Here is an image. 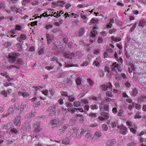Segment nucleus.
Returning <instances> with one entry per match:
<instances>
[{
	"label": "nucleus",
	"mask_w": 146,
	"mask_h": 146,
	"mask_svg": "<svg viewBox=\"0 0 146 146\" xmlns=\"http://www.w3.org/2000/svg\"><path fill=\"white\" fill-rule=\"evenodd\" d=\"M100 115L101 116L104 117L106 119H107L109 118V114L108 113H106L103 112L101 113Z\"/></svg>",
	"instance_id": "obj_20"
},
{
	"label": "nucleus",
	"mask_w": 146,
	"mask_h": 146,
	"mask_svg": "<svg viewBox=\"0 0 146 146\" xmlns=\"http://www.w3.org/2000/svg\"><path fill=\"white\" fill-rule=\"evenodd\" d=\"M111 38L112 40L116 42H119L121 40L120 38L115 37L114 36H111Z\"/></svg>",
	"instance_id": "obj_22"
},
{
	"label": "nucleus",
	"mask_w": 146,
	"mask_h": 146,
	"mask_svg": "<svg viewBox=\"0 0 146 146\" xmlns=\"http://www.w3.org/2000/svg\"><path fill=\"white\" fill-rule=\"evenodd\" d=\"M104 71L107 72L108 73L110 72V69L108 67L105 66L104 67Z\"/></svg>",
	"instance_id": "obj_58"
},
{
	"label": "nucleus",
	"mask_w": 146,
	"mask_h": 146,
	"mask_svg": "<svg viewBox=\"0 0 146 146\" xmlns=\"http://www.w3.org/2000/svg\"><path fill=\"white\" fill-rule=\"evenodd\" d=\"M141 113L139 112H137L136 113V114L135 116V118H139L141 117V116L140 115Z\"/></svg>",
	"instance_id": "obj_42"
},
{
	"label": "nucleus",
	"mask_w": 146,
	"mask_h": 146,
	"mask_svg": "<svg viewBox=\"0 0 146 146\" xmlns=\"http://www.w3.org/2000/svg\"><path fill=\"white\" fill-rule=\"evenodd\" d=\"M68 127V125H62L59 129L60 132L62 133H64L66 129Z\"/></svg>",
	"instance_id": "obj_14"
},
{
	"label": "nucleus",
	"mask_w": 146,
	"mask_h": 146,
	"mask_svg": "<svg viewBox=\"0 0 146 146\" xmlns=\"http://www.w3.org/2000/svg\"><path fill=\"white\" fill-rule=\"evenodd\" d=\"M116 31V30L115 29H112L109 31V33L110 34H111L115 32Z\"/></svg>",
	"instance_id": "obj_61"
},
{
	"label": "nucleus",
	"mask_w": 146,
	"mask_h": 146,
	"mask_svg": "<svg viewBox=\"0 0 146 146\" xmlns=\"http://www.w3.org/2000/svg\"><path fill=\"white\" fill-rule=\"evenodd\" d=\"M98 26L96 25H94L93 26L92 30L91 31L90 34V37H94L97 34V31L95 30L98 29Z\"/></svg>",
	"instance_id": "obj_3"
},
{
	"label": "nucleus",
	"mask_w": 146,
	"mask_h": 146,
	"mask_svg": "<svg viewBox=\"0 0 146 146\" xmlns=\"http://www.w3.org/2000/svg\"><path fill=\"white\" fill-rule=\"evenodd\" d=\"M87 82L91 86H92L93 85L94 82L90 79H87Z\"/></svg>",
	"instance_id": "obj_39"
},
{
	"label": "nucleus",
	"mask_w": 146,
	"mask_h": 146,
	"mask_svg": "<svg viewBox=\"0 0 146 146\" xmlns=\"http://www.w3.org/2000/svg\"><path fill=\"white\" fill-rule=\"evenodd\" d=\"M116 140L115 139H108L106 142V146H113L116 143Z\"/></svg>",
	"instance_id": "obj_7"
},
{
	"label": "nucleus",
	"mask_w": 146,
	"mask_h": 146,
	"mask_svg": "<svg viewBox=\"0 0 146 146\" xmlns=\"http://www.w3.org/2000/svg\"><path fill=\"white\" fill-rule=\"evenodd\" d=\"M98 124L96 123H94L93 124H91L90 125V127L93 128L94 127H95L98 126Z\"/></svg>",
	"instance_id": "obj_63"
},
{
	"label": "nucleus",
	"mask_w": 146,
	"mask_h": 146,
	"mask_svg": "<svg viewBox=\"0 0 146 146\" xmlns=\"http://www.w3.org/2000/svg\"><path fill=\"white\" fill-rule=\"evenodd\" d=\"M90 108L93 110L97 109H98V107L96 105L93 104L90 106Z\"/></svg>",
	"instance_id": "obj_34"
},
{
	"label": "nucleus",
	"mask_w": 146,
	"mask_h": 146,
	"mask_svg": "<svg viewBox=\"0 0 146 146\" xmlns=\"http://www.w3.org/2000/svg\"><path fill=\"white\" fill-rule=\"evenodd\" d=\"M93 64L96 66H100V63L97 60L94 61Z\"/></svg>",
	"instance_id": "obj_44"
},
{
	"label": "nucleus",
	"mask_w": 146,
	"mask_h": 146,
	"mask_svg": "<svg viewBox=\"0 0 146 146\" xmlns=\"http://www.w3.org/2000/svg\"><path fill=\"white\" fill-rule=\"evenodd\" d=\"M8 112L9 113L11 114L14 113V109L13 107L9 108L8 109Z\"/></svg>",
	"instance_id": "obj_29"
},
{
	"label": "nucleus",
	"mask_w": 146,
	"mask_h": 146,
	"mask_svg": "<svg viewBox=\"0 0 146 146\" xmlns=\"http://www.w3.org/2000/svg\"><path fill=\"white\" fill-rule=\"evenodd\" d=\"M135 144V143L134 142H131L128 143L127 145V146H133Z\"/></svg>",
	"instance_id": "obj_60"
},
{
	"label": "nucleus",
	"mask_w": 146,
	"mask_h": 146,
	"mask_svg": "<svg viewBox=\"0 0 146 146\" xmlns=\"http://www.w3.org/2000/svg\"><path fill=\"white\" fill-rule=\"evenodd\" d=\"M46 37L47 39V43L49 44L51 42L50 36L49 34H47L46 35Z\"/></svg>",
	"instance_id": "obj_27"
},
{
	"label": "nucleus",
	"mask_w": 146,
	"mask_h": 146,
	"mask_svg": "<svg viewBox=\"0 0 146 146\" xmlns=\"http://www.w3.org/2000/svg\"><path fill=\"white\" fill-rule=\"evenodd\" d=\"M135 107L137 110H139L141 108V106L139 104H136L135 105Z\"/></svg>",
	"instance_id": "obj_43"
},
{
	"label": "nucleus",
	"mask_w": 146,
	"mask_h": 146,
	"mask_svg": "<svg viewBox=\"0 0 146 146\" xmlns=\"http://www.w3.org/2000/svg\"><path fill=\"white\" fill-rule=\"evenodd\" d=\"M81 131L80 134V136H81L83 134H84V132H86V130L83 128H81Z\"/></svg>",
	"instance_id": "obj_45"
},
{
	"label": "nucleus",
	"mask_w": 146,
	"mask_h": 146,
	"mask_svg": "<svg viewBox=\"0 0 146 146\" xmlns=\"http://www.w3.org/2000/svg\"><path fill=\"white\" fill-rule=\"evenodd\" d=\"M14 107L15 110H19V105L18 103H15L14 105Z\"/></svg>",
	"instance_id": "obj_37"
},
{
	"label": "nucleus",
	"mask_w": 146,
	"mask_h": 146,
	"mask_svg": "<svg viewBox=\"0 0 146 146\" xmlns=\"http://www.w3.org/2000/svg\"><path fill=\"white\" fill-rule=\"evenodd\" d=\"M98 22L97 20H96L92 18L90 20V22L89 23V25H91L92 24H97Z\"/></svg>",
	"instance_id": "obj_21"
},
{
	"label": "nucleus",
	"mask_w": 146,
	"mask_h": 146,
	"mask_svg": "<svg viewBox=\"0 0 146 146\" xmlns=\"http://www.w3.org/2000/svg\"><path fill=\"white\" fill-rule=\"evenodd\" d=\"M111 124L112 128L115 127L116 126V124L115 121L112 122Z\"/></svg>",
	"instance_id": "obj_54"
},
{
	"label": "nucleus",
	"mask_w": 146,
	"mask_h": 146,
	"mask_svg": "<svg viewBox=\"0 0 146 146\" xmlns=\"http://www.w3.org/2000/svg\"><path fill=\"white\" fill-rule=\"evenodd\" d=\"M74 105L76 107H78L80 105V103L78 101H74Z\"/></svg>",
	"instance_id": "obj_31"
},
{
	"label": "nucleus",
	"mask_w": 146,
	"mask_h": 146,
	"mask_svg": "<svg viewBox=\"0 0 146 146\" xmlns=\"http://www.w3.org/2000/svg\"><path fill=\"white\" fill-rule=\"evenodd\" d=\"M56 105H53L49 107L46 110L49 113V115L51 116L56 110Z\"/></svg>",
	"instance_id": "obj_8"
},
{
	"label": "nucleus",
	"mask_w": 146,
	"mask_h": 146,
	"mask_svg": "<svg viewBox=\"0 0 146 146\" xmlns=\"http://www.w3.org/2000/svg\"><path fill=\"white\" fill-rule=\"evenodd\" d=\"M61 94L62 96H68L67 92H66L62 91L61 92Z\"/></svg>",
	"instance_id": "obj_56"
},
{
	"label": "nucleus",
	"mask_w": 146,
	"mask_h": 146,
	"mask_svg": "<svg viewBox=\"0 0 146 146\" xmlns=\"http://www.w3.org/2000/svg\"><path fill=\"white\" fill-rule=\"evenodd\" d=\"M76 119L74 118H72L69 121V125L72 126L75 123Z\"/></svg>",
	"instance_id": "obj_23"
},
{
	"label": "nucleus",
	"mask_w": 146,
	"mask_h": 146,
	"mask_svg": "<svg viewBox=\"0 0 146 146\" xmlns=\"http://www.w3.org/2000/svg\"><path fill=\"white\" fill-rule=\"evenodd\" d=\"M64 56L67 58L71 59L74 56L73 53H69L68 52H66L64 54Z\"/></svg>",
	"instance_id": "obj_10"
},
{
	"label": "nucleus",
	"mask_w": 146,
	"mask_h": 146,
	"mask_svg": "<svg viewBox=\"0 0 146 146\" xmlns=\"http://www.w3.org/2000/svg\"><path fill=\"white\" fill-rule=\"evenodd\" d=\"M88 64V62L87 61L84 62L81 65V66H87Z\"/></svg>",
	"instance_id": "obj_53"
},
{
	"label": "nucleus",
	"mask_w": 146,
	"mask_h": 146,
	"mask_svg": "<svg viewBox=\"0 0 146 146\" xmlns=\"http://www.w3.org/2000/svg\"><path fill=\"white\" fill-rule=\"evenodd\" d=\"M21 117L20 116H17L13 120L14 124L17 126H20L21 125Z\"/></svg>",
	"instance_id": "obj_5"
},
{
	"label": "nucleus",
	"mask_w": 146,
	"mask_h": 146,
	"mask_svg": "<svg viewBox=\"0 0 146 146\" xmlns=\"http://www.w3.org/2000/svg\"><path fill=\"white\" fill-rule=\"evenodd\" d=\"M106 94L107 96L112 97V95L110 92L107 91L106 92Z\"/></svg>",
	"instance_id": "obj_46"
},
{
	"label": "nucleus",
	"mask_w": 146,
	"mask_h": 146,
	"mask_svg": "<svg viewBox=\"0 0 146 146\" xmlns=\"http://www.w3.org/2000/svg\"><path fill=\"white\" fill-rule=\"evenodd\" d=\"M12 92V90L11 89L7 90V91L4 90L1 92V94L4 97H7V95L9 94Z\"/></svg>",
	"instance_id": "obj_13"
},
{
	"label": "nucleus",
	"mask_w": 146,
	"mask_h": 146,
	"mask_svg": "<svg viewBox=\"0 0 146 146\" xmlns=\"http://www.w3.org/2000/svg\"><path fill=\"white\" fill-rule=\"evenodd\" d=\"M102 90L106 91L107 90V88H108L107 85H103L102 86Z\"/></svg>",
	"instance_id": "obj_49"
},
{
	"label": "nucleus",
	"mask_w": 146,
	"mask_h": 146,
	"mask_svg": "<svg viewBox=\"0 0 146 146\" xmlns=\"http://www.w3.org/2000/svg\"><path fill=\"white\" fill-rule=\"evenodd\" d=\"M52 25L46 24L44 26L45 28L47 30L53 27Z\"/></svg>",
	"instance_id": "obj_30"
},
{
	"label": "nucleus",
	"mask_w": 146,
	"mask_h": 146,
	"mask_svg": "<svg viewBox=\"0 0 146 146\" xmlns=\"http://www.w3.org/2000/svg\"><path fill=\"white\" fill-rule=\"evenodd\" d=\"M5 2H2L0 4V8H5Z\"/></svg>",
	"instance_id": "obj_52"
},
{
	"label": "nucleus",
	"mask_w": 146,
	"mask_h": 146,
	"mask_svg": "<svg viewBox=\"0 0 146 146\" xmlns=\"http://www.w3.org/2000/svg\"><path fill=\"white\" fill-rule=\"evenodd\" d=\"M34 128V131L36 133L39 132L42 129V128L38 123H35L33 127Z\"/></svg>",
	"instance_id": "obj_9"
},
{
	"label": "nucleus",
	"mask_w": 146,
	"mask_h": 146,
	"mask_svg": "<svg viewBox=\"0 0 146 146\" xmlns=\"http://www.w3.org/2000/svg\"><path fill=\"white\" fill-rule=\"evenodd\" d=\"M76 65H73V64H66L65 65V67H72V66H76Z\"/></svg>",
	"instance_id": "obj_50"
},
{
	"label": "nucleus",
	"mask_w": 146,
	"mask_h": 146,
	"mask_svg": "<svg viewBox=\"0 0 146 146\" xmlns=\"http://www.w3.org/2000/svg\"><path fill=\"white\" fill-rule=\"evenodd\" d=\"M18 54V53H15V55L13 54H9L7 58L11 63H13L15 62L16 60Z\"/></svg>",
	"instance_id": "obj_2"
},
{
	"label": "nucleus",
	"mask_w": 146,
	"mask_h": 146,
	"mask_svg": "<svg viewBox=\"0 0 146 146\" xmlns=\"http://www.w3.org/2000/svg\"><path fill=\"white\" fill-rule=\"evenodd\" d=\"M27 36L25 35L21 34L20 35V38H18L17 40L20 42H23L22 40H25L26 39Z\"/></svg>",
	"instance_id": "obj_15"
},
{
	"label": "nucleus",
	"mask_w": 146,
	"mask_h": 146,
	"mask_svg": "<svg viewBox=\"0 0 146 146\" xmlns=\"http://www.w3.org/2000/svg\"><path fill=\"white\" fill-rule=\"evenodd\" d=\"M27 105L26 102H23L22 103L21 105L20 106V108H24L26 107Z\"/></svg>",
	"instance_id": "obj_36"
},
{
	"label": "nucleus",
	"mask_w": 146,
	"mask_h": 146,
	"mask_svg": "<svg viewBox=\"0 0 146 146\" xmlns=\"http://www.w3.org/2000/svg\"><path fill=\"white\" fill-rule=\"evenodd\" d=\"M130 131L133 134H135L136 133V130L135 129L131 127L130 128Z\"/></svg>",
	"instance_id": "obj_51"
},
{
	"label": "nucleus",
	"mask_w": 146,
	"mask_h": 146,
	"mask_svg": "<svg viewBox=\"0 0 146 146\" xmlns=\"http://www.w3.org/2000/svg\"><path fill=\"white\" fill-rule=\"evenodd\" d=\"M68 79L67 84L68 86H70L72 85V81L70 79Z\"/></svg>",
	"instance_id": "obj_48"
},
{
	"label": "nucleus",
	"mask_w": 146,
	"mask_h": 146,
	"mask_svg": "<svg viewBox=\"0 0 146 146\" xmlns=\"http://www.w3.org/2000/svg\"><path fill=\"white\" fill-rule=\"evenodd\" d=\"M146 99V97L144 95H141L138 99V101L140 102H144V100Z\"/></svg>",
	"instance_id": "obj_19"
},
{
	"label": "nucleus",
	"mask_w": 146,
	"mask_h": 146,
	"mask_svg": "<svg viewBox=\"0 0 146 146\" xmlns=\"http://www.w3.org/2000/svg\"><path fill=\"white\" fill-rule=\"evenodd\" d=\"M96 114L95 113H91L89 114V116L92 117H96Z\"/></svg>",
	"instance_id": "obj_55"
},
{
	"label": "nucleus",
	"mask_w": 146,
	"mask_h": 146,
	"mask_svg": "<svg viewBox=\"0 0 146 146\" xmlns=\"http://www.w3.org/2000/svg\"><path fill=\"white\" fill-rule=\"evenodd\" d=\"M112 69L116 72H121V71L120 65L116 62H114L113 63L112 66Z\"/></svg>",
	"instance_id": "obj_4"
},
{
	"label": "nucleus",
	"mask_w": 146,
	"mask_h": 146,
	"mask_svg": "<svg viewBox=\"0 0 146 146\" xmlns=\"http://www.w3.org/2000/svg\"><path fill=\"white\" fill-rule=\"evenodd\" d=\"M36 113V112H34L31 113H29L28 114V117H34Z\"/></svg>",
	"instance_id": "obj_47"
},
{
	"label": "nucleus",
	"mask_w": 146,
	"mask_h": 146,
	"mask_svg": "<svg viewBox=\"0 0 146 146\" xmlns=\"http://www.w3.org/2000/svg\"><path fill=\"white\" fill-rule=\"evenodd\" d=\"M146 25V21L144 19H142L139 21V26L141 27H143Z\"/></svg>",
	"instance_id": "obj_16"
},
{
	"label": "nucleus",
	"mask_w": 146,
	"mask_h": 146,
	"mask_svg": "<svg viewBox=\"0 0 146 146\" xmlns=\"http://www.w3.org/2000/svg\"><path fill=\"white\" fill-rule=\"evenodd\" d=\"M11 11L14 13H17L19 12V8H17L16 6H11Z\"/></svg>",
	"instance_id": "obj_18"
},
{
	"label": "nucleus",
	"mask_w": 146,
	"mask_h": 146,
	"mask_svg": "<svg viewBox=\"0 0 146 146\" xmlns=\"http://www.w3.org/2000/svg\"><path fill=\"white\" fill-rule=\"evenodd\" d=\"M117 127L119 128L120 130V133L123 135L127 134V128L123 125L117 126Z\"/></svg>",
	"instance_id": "obj_6"
},
{
	"label": "nucleus",
	"mask_w": 146,
	"mask_h": 146,
	"mask_svg": "<svg viewBox=\"0 0 146 146\" xmlns=\"http://www.w3.org/2000/svg\"><path fill=\"white\" fill-rule=\"evenodd\" d=\"M123 111L122 110H119L117 113V116H121L123 113Z\"/></svg>",
	"instance_id": "obj_40"
},
{
	"label": "nucleus",
	"mask_w": 146,
	"mask_h": 146,
	"mask_svg": "<svg viewBox=\"0 0 146 146\" xmlns=\"http://www.w3.org/2000/svg\"><path fill=\"white\" fill-rule=\"evenodd\" d=\"M33 106V107H37L38 105L40 104L39 102H33V103L32 104Z\"/></svg>",
	"instance_id": "obj_38"
},
{
	"label": "nucleus",
	"mask_w": 146,
	"mask_h": 146,
	"mask_svg": "<svg viewBox=\"0 0 146 146\" xmlns=\"http://www.w3.org/2000/svg\"><path fill=\"white\" fill-rule=\"evenodd\" d=\"M65 74L64 73H60L58 74L57 75V77L58 78L63 77Z\"/></svg>",
	"instance_id": "obj_33"
},
{
	"label": "nucleus",
	"mask_w": 146,
	"mask_h": 146,
	"mask_svg": "<svg viewBox=\"0 0 146 146\" xmlns=\"http://www.w3.org/2000/svg\"><path fill=\"white\" fill-rule=\"evenodd\" d=\"M15 65H10L7 68L11 69L12 68H16L19 69L20 67H23L24 66V63L23 60L21 59H17V62L15 63Z\"/></svg>",
	"instance_id": "obj_1"
},
{
	"label": "nucleus",
	"mask_w": 146,
	"mask_h": 146,
	"mask_svg": "<svg viewBox=\"0 0 146 146\" xmlns=\"http://www.w3.org/2000/svg\"><path fill=\"white\" fill-rule=\"evenodd\" d=\"M82 82L81 79L79 77L76 80V82L77 86H79Z\"/></svg>",
	"instance_id": "obj_26"
},
{
	"label": "nucleus",
	"mask_w": 146,
	"mask_h": 146,
	"mask_svg": "<svg viewBox=\"0 0 146 146\" xmlns=\"http://www.w3.org/2000/svg\"><path fill=\"white\" fill-rule=\"evenodd\" d=\"M10 131L15 134H17L18 132L17 129L14 128H11L10 129Z\"/></svg>",
	"instance_id": "obj_35"
},
{
	"label": "nucleus",
	"mask_w": 146,
	"mask_h": 146,
	"mask_svg": "<svg viewBox=\"0 0 146 146\" xmlns=\"http://www.w3.org/2000/svg\"><path fill=\"white\" fill-rule=\"evenodd\" d=\"M78 128L76 127H74L73 128V132L72 133V136L74 138H76L78 133Z\"/></svg>",
	"instance_id": "obj_11"
},
{
	"label": "nucleus",
	"mask_w": 146,
	"mask_h": 146,
	"mask_svg": "<svg viewBox=\"0 0 146 146\" xmlns=\"http://www.w3.org/2000/svg\"><path fill=\"white\" fill-rule=\"evenodd\" d=\"M59 122V120L56 119H52L51 121V125L52 128H54L56 127L57 124Z\"/></svg>",
	"instance_id": "obj_12"
},
{
	"label": "nucleus",
	"mask_w": 146,
	"mask_h": 146,
	"mask_svg": "<svg viewBox=\"0 0 146 146\" xmlns=\"http://www.w3.org/2000/svg\"><path fill=\"white\" fill-rule=\"evenodd\" d=\"M70 139L67 137H66L62 141V143L64 144L65 145H68L70 143Z\"/></svg>",
	"instance_id": "obj_17"
},
{
	"label": "nucleus",
	"mask_w": 146,
	"mask_h": 146,
	"mask_svg": "<svg viewBox=\"0 0 146 146\" xmlns=\"http://www.w3.org/2000/svg\"><path fill=\"white\" fill-rule=\"evenodd\" d=\"M109 106L107 104H106L104 106L103 110L106 111H109Z\"/></svg>",
	"instance_id": "obj_32"
},
{
	"label": "nucleus",
	"mask_w": 146,
	"mask_h": 146,
	"mask_svg": "<svg viewBox=\"0 0 146 146\" xmlns=\"http://www.w3.org/2000/svg\"><path fill=\"white\" fill-rule=\"evenodd\" d=\"M74 108H73V109H70L68 111L69 112L72 113H74L75 111H76L75 109Z\"/></svg>",
	"instance_id": "obj_62"
},
{
	"label": "nucleus",
	"mask_w": 146,
	"mask_h": 146,
	"mask_svg": "<svg viewBox=\"0 0 146 146\" xmlns=\"http://www.w3.org/2000/svg\"><path fill=\"white\" fill-rule=\"evenodd\" d=\"M15 26V29L17 31H20L21 28V26L19 25H16Z\"/></svg>",
	"instance_id": "obj_41"
},
{
	"label": "nucleus",
	"mask_w": 146,
	"mask_h": 146,
	"mask_svg": "<svg viewBox=\"0 0 146 146\" xmlns=\"http://www.w3.org/2000/svg\"><path fill=\"white\" fill-rule=\"evenodd\" d=\"M138 93V91L136 88H134L133 90L132 95L133 96H135Z\"/></svg>",
	"instance_id": "obj_25"
},
{
	"label": "nucleus",
	"mask_w": 146,
	"mask_h": 146,
	"mask_svg": "<svg viewBox=\"0 0 146 146\" xmlns=\"http://www.w3.org/2000/svg\"><path fill=\"white\" fill-rule=\"evenodd\" d=\"M42 93L45 95H47L48 94V90H45L42 91Z\"/></svg>",
	"instance_id": "obj_57"
},
{
	"label": "nucleus",
	"mask_w": 146,
	"mask_h": 146,
	"mask_svg": "<svg viewBox=\"0 0 146 146\" xmlns=\"http://www.w3.org/2000/svg\"><path fill=\"white\" fill-rule=\"evenodd\" d=\"M135 144V143L134 142H131L128 143L127 145V146H133Z\"/></svg>",
	"instance_id": "obj_59"
},
{
	"label": "nucleus",
	"mask_w": 146,
	"mask_h": 146,
	"mask_svg": "<svg viewBox=\"0 0 146 146\" xmlns=\"http://www.w3.org/2000/svg\"><path fill=\"white\" fill-rule=\"evenodd\" d=\"M102 129L104 131H107L108 130L107 125L106 124H104L102 126Z\"/></svg>",
	"instance_id": "obj_24"
},
{
	"label": "nucleus",
	"mask_w": 146,
	"mask_h": 146,
	"mask_svg": "<svg viewBox=\"0 0 146 146\" xmlns=\"http://www.w3.org/2000/svg\"><path fill=\"white\" fill-rule=\"evenodd\" d=\"M112 111L113 113H116L117 112V111L116 107H114L113 108Z\"/></svg>",
	"instance_id": "obj_64"
},
{
	"label": "nucleus",
	"mask_w": 146,
	"mask_h": 146,
	"mask_svg": "<svg viewBox=\"0 0 146 146\" xmlns=\"http://www.w3.org/2000/svg\"><path fill=\"white\" fill-rule=\"evenodd\" d=\"M84 32V29L83 28L81 29L79 31L78 35L80 36L82 35Z\"/></svg>",
	"instance_id": "obj_28"
}]
</instances>
